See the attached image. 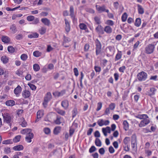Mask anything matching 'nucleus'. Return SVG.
Masks as SVG:
<instances>
[{
	"label": "nucleus",
	"instance_id": "obj_1",
	"mask_svg": "<svg viewBox=\"0 0 158 158\" xmlns=\"http://www.w3.org/2000/svg\"><path fill=\"white\" fill-rule=\"evenodd\" d=\"M156 45L154 44H149L145 48V52L146 53L150 54L153 53L155 49V46Z\"/></svg>",
	"mask_w": 158,
	"mask_h": 158
},
{
	"label": "nucleus",
	"instance_id": "obj_2",
	"mask_svg": "<svg viewBox=\"0 0 158 158\" xmlns=\"http://www.w3.org/2000/svg\"><path fill=\"white\" fill-rule=\"evenodd\" d=\"M95 52L96 56H98L101 53L102 45L101 42L98 39L95 40Z\"/></svg>",
	"mask_w": 158,
	"mask_h": 158
},
{
	"label": "nucleus",
	"instance_id": "obj_3",
	"mask_svg": "<svg viewBox=\"0 0 158 158\" xmlns=\"http://www.w3.org/2000/svg\"><path fill=\"white\" fill-rule=\"evenodd\" d=\"M52 98V96L51 93L47 92L44 97V101L42 104L44 108L47 107L48 102L51 100Z\"/></svg>",
	"mask_w": 158,
	"mask_h": 158
},
{
	"label": "nucleus",
	"instance_id": "obj_4",
	"mask_svg": "<svg viewBox=\"0 0 158 158\" xmlns=\"http://www.w3.org/2000/svg\"><path fill=\"white\" fill-rule=\"evenodd\" d=\"M147 76L148 75L147 73L143 71L139 73L137 76V78L139 81H145L147 79Z\"/></svg>",
	"mask_w": 158,
	"mask_h": 158
},
{
	"label": "nucleus",
	"instance_id": "obj_5",
	"mask_svg": "<svg viewBox=\"0 0 158 158\" xmlns=\"http://www.w3.org/2000/svg\"><path fill=\"white\" fill-rule=\"evenodd\" d=\"M2 115L4 119V122L8 124L10 127L11 126L10 123L12 119V117L9 114L7 113L2 114Z\"/></svg>",
	"mask_w": 158,
	"mask_h": 158
},
{
	"label": "nucleus",
	"instance_id": "obj_6",
	"mask_svg": "<svg viewBox=\"0 0 158 158\" xmlns=\"http://www.w3.org/2000/svg\"><path fill=\"white\" fill-rule=\"evenodd\" d=\"M131 146L132 150L135 152H136L137 150V145L136 138L135 136H132Z\"/></svg>",
	"mask_w": 158,
	"mask_h": 158
},
{
	"label": "nucleus",
	"instance_id": "obj_7",
	"mask_svg": "<svg viewBox=\"0 0 158 158\" xmlns=\"http://www.w3.org/2000/svg\"><path fill=\"white\" fill-rule=\"evenodd\" d=\"M150 120L149 118L143 119L141 121L139 124V126L140 127H142L145 126L150 123Z\"/></svg>",
	"mask_w": 158,
	"mask_h": 158
},
{
	"label": "nucleus",
	"instance_id": "obj_8",
	"mask_svg": "<svg viewBox=\"0 0 158 158\" xmlns=\"http://www.w3.org/2000/svg\"><path fill=\"white\" fill-rule=\"evenodd\" d=\"M44 114V110H39L37 113V118L35 121V123L39 121L40 118L42 117Z\"/></svg>",
	"mask_w": 158,
	"mask_h": 158
},
{
	"label": "nucleus",
	"instance_id": "obj_9",
	"mask_svg": "<svg viewBox=\"0 0 158 158\" xmlns=\"http://www.w3.org/2000/svg\"><path fill=\"white\" fill-rule=\"evenodd\" d=\"M96 7L97 10L99 13H102L104 11L108 13L109 12L108 10L106 9V7L105 6H99L96 5Z\"/></svg>",
	"mask_w": 158,
	"mask_h": 158
},
{
	"label": "nucleus",
	"instance_id": "obj_10",
	"mask_svg": "<svg viewBox=\"0 0 158 158\" xmlns=\"http://www.w3.org/2000/svg\"><path fill=\"white\" fill-rule=\"evenodd\" d=\"M22 90L21 87L19 85L14 90V93L16 96H19L21 93Z\"/></svg>",
	"mask_w": 158,
	"mask_h": 158
},
{
	"label": "nucleus",
	"instance_id": "obj_11",
	"mask_svg": "<svg viewBox=\"0 0 158 158\" xmlns=\"http://www.w3.org/2000/svg\"><path fill=\"white\" fill-rule=\"evenodd\" d=\"M65 93V90L64 89L63 90L60 92L58 91H56L53 93L54 96L56 97H60L63 95Z\"/></svg>",
	"mask_w": 158,
	"mask_h": 158
},
{
	"label": "nucleus",
	"instance_id": "obj_12",
	"mask_svg": "<svg viewBox=\"0 0 158 158\" xmlns=\"http://www.w3.org/2000/svg\"><path fill=\"white\" fill-rule=\"evenodd\" d=\"M34 135L32 133L28 134L27 135L25 138V140L28 143H31V139L33 138Z\"/></svg>",
	"mask_w": 158,
	"mask_h": 158
},
{
	"label": "nucleus",
	"instance_id": "obj_13",
	"mask_svg": "<svg viewBox=\"0 0 158 158\" xmlns=\"http://www.w3.org/2000/svg\"><path fill=\"white\" fill-rule=\"evenodd\" d=\"M30 92L28 90L25 89L23 90L22 92V96L25 98H27L30 96Z\"/></svg>",
	"mask_w": 158,
	"mask_h": 158
},
{
	"label": "nucleus",
	"instance_id": "obj_14",
	"mask_svg": "<svg viewBox=\"0 0 158 158\" xmlns=\"http://www.w3.org/2000/svg\"><path fill=\"white\" fill-rule=\"evenodd\" d=\"M2 42L5 44L9 43L10 41V39L7 36L2 35L1 38Z\"/></svg>",
	"mask_w": 158,
	"mask_h": 158
},
{
	"label": "nucleus",
	"instance_id": "obj_15",
	"mask_svg": "<svg viewBox=\"0 0 158 158\" xmlns=\"http://www.w3.org/2000/svg\"><path fill=\"white\" fill-rule=\"evenodd\" d=\"M61 106L64 109H67L69 106V102L66 100L63 101L61 102Z\"/></svg>",
	"mask_w": 158,
	"mask_h": 158
},
{
	"label": "nucleus",
	"instance_id": "obj_16",
	"mask_svg": "<svg viewBox=\"0 0 158 158\" xmlns=\"http://www.w3.org/2000/svg\"><path fill=\"white\" fill-rule=\"evenodd\" d=\"M122 52L118 50L117 53L115 57V61H116L121 59L122 58Z\"/></svg>",
	"mask_w": 158,
	"mask_h": 158
},
{
	"label": "nucleus",
	"instance_id": "obj_17",
	"mask_svg": "<svg viewBox=\"0 0 158 158\" xmlns=\"http://www.w3.org/2000/svg\"><path fill=\"white\" fill-rule=\"evenodd\" d=\"M41 21L45 25L49 26L50 24V20L47 18H42Z\"/></svg>",
	"mask_w": 158,
	"mask_h": 158
},
{
	"label": "nucleus",
	"instance_id": "obj_18",
	"mask_svg": "<svg viewBox=\"0 0 158 158\" xmlns=\"http://www.w3.org/2000/svg\"><path fill=\"white\" fill-rule=\"evenodd\" d=\"M64 21L65 22V24L66 25L65 27V30L67 32H68L70 30V23L69 21L66 19H64Z\"/></svg>",
	"mask_w": 158,
	"mask_h": 158
},
{
	"label": "nucleus",
	"instance_id": "obj_19",
	"mask_svg": "<svg viewBox=\"0 0 158 158\" xmlns=\"http://www.w3.org/2000/svg\"><path fill=\"white\" fill-rule=\"evenodd\" d=\"M15 102L13 100H8L5 102L6 105L9 106H12L15 105Z\"/></svg>",
	"mask_w": 158,
	"mask_h": 158
},
{
	"label": "nucleus",
	"instance_id": "obj_20",
	"mask_svg": "<svg viewBox=\"0 0 158 158\" xmlns=\"http://www.w3.org/2000/svg\"><path fill=\"white\" fill-rule=\"evenodd\" d=\"M63 118L60 116H57L56 119L55 121V123L58 125L62 123Z\"/></svg>",
	"mask_w": 158,
	"mask_h": 158
},
{
	"label": "nucleus",
	"instance_id": "obj_21",
	"mask_svg": "<svg viewBox=\"0 0 158 158\" xmlns=\"http://www.w3.org/2000/svg\"><path fill=\"white\" fill-rule=\"evenodd\" d=\"M123 127L125 131H127L129 128V124L127 120H124L123 123Z\"/></svg>",
	"mask_w": 158,
	"mask_h": 158
},
{
	"label": "nucleus",
	"instance_id": "obj_22",
	"mask_svg": "<svg viewBox=\"0 0 158 158\" xmlns=\"http://www.w3.org/2000/svg\"><path fill=\"white\" fill-rule=\"evenodd\" d=\"M137 6L139 14L141 15L143 14L144 10L142 6L139 4H138Z\"/></svg>",
	"mask_w": 158,
	"mask_h": 158
},
{
	"label": "nucleus",
	"instance_id": "obj_23",
	"mask_svg": "<svg viewBox=\"0 0 158 158\" xmlns=\"http://www.w3.org/2000/svg\"><path fill=\"white\" fill-rule=\"evenodd\" d=\"M110 129L111 128L109 127H107L106 128H102V132L104 136H106L107 135V133Z\"/></svg>",
	"mask_w": 158,
	"mask_h": 158
},
{
	"label": "nucleus",
	"instance_id": "obj_24",
	"mask_svg": "<svg viewBox=\"0 0 158 158\" xmlns=\"http://www.w3.org/2000/svg\"><path fill=\"white\" fill-rule=\"evenodd\" d=\"M96 30L99 33L103 34V28L101 25H98L96 28Z\"/></svg>",
	"mask_w": 158,
	"mask_h": 158
},
{
	"label": "nucleus",
	"instance_id": "obj_25",
	"mask_svg": "<svg viewBox=\"0 0 158 158\" xmlns=\"http://www.w3.org/2000/svg\"><path fill=\"white\" fill-rule=\"evenodd\" d=\"M23 149V147L21 145H19L13 147V149L15 151H21Z\"/></svg>",
	"mask_w": 158,
	"mask_h": 158
},
{
	"label": "nucleus",
	"instance_id": "obj_26",
	"mask_svg": "<svg viewBox=\"0 0 158 158\" xmlns=\"http://www.w3.org/2000/svg\"><path fill=\"white\" fill-rule=\"evenodd\" d=\"M69 11L71 17L74 19V10L73 7L72 6H71L70 7Z\"/></svg>",
	"mask_w": 158,
	"mask_h": 158
},
{
	"label": "nucleus",
	"instance_id": "obj_27",
	"mask_svg": "<svg viewBox=\"0 0 158 158\" xmlns=\"http://www.w3.org/2000/svg\"><path fill=\"white\" fill-rule=\"evenodd\" d=\"M31 130L30 129H25L22 130L21 132V134H26L27 135L28 134H29L31 133Z\"/></svg>",
	"mask_w": 158,
	"mask_h": 158
},
{
	"label": "nucleus",
	"instance_id": "obj_28",
	"mask_svg": "<svg viewBox=\"0 0 158 158\" xmlns=\"http://www.w3.org/2000/svg\"><path fill=\"white\" fill-rule=\"evenodd\" d=\"M141 23V19L140 18H137L135 20L134 23L135 25L137 27H139Z\"/></svg>",
	"mask_w": 158,
	"mask_h": 158
},
{
	"label": "nucleus",
	"instance_id": "obj_29",
	"mask_svg": "<svg viewBox=\"0 0 158 158\" xmlns=\"http://www.w3.org/2000/svg\"><path fill=\"white\" fill-rule=\"evenodd\" d=\"M136 117L140 119H143L146 118H148V116L146 114H139Z\"/></svg>",
	"mask_w": 158,
	"mask_h": 158
},
{
	"label": "nucleus",
	"instance_id": "obj_30",
	"mask_svg": "<svg viewBox=\"0 0 158 158\" xmlns=\"http://www.w3.org/2000/svg\"><path fill=\"white\" fill-rule=\"evenodd\" d=\"M39 34L36 33H32V34L29 35L28 37L30 38H35L38 37Z\"/></svg>",
	"mask_w": 158,
	"mask_h": 158
},
{
	"label": "nucleus",
	"instance_id": "obj_31",
	"mask_svg": "<svg viewBox=\"0 0 158 158\" xmlns=\"http://www.w3.org/2000/svg\"><path fill=\"white\" fill-rule=\"evenodd\" d=\"M104 31L107 33H110L112 31V29L110 26H107L105 27Z\"/></svg>",
	"mask_w": 158,
	"mask_h": 158
},
{
	"label": "nucleus",
	"instance_id": "obj_32",
	"mask_svg": "<svg viewBox=\"0 0 158 158\" xmlns=\"http://www.w3.org/2000/svg\"><path fill=\"white\" fill-rule=\"evenodd\" d=\"M107 49L109 50V54H113L114 53L115 48L114 46H109L107 48Z\"/></svg>",
	"mask_w": 158,
	"mask_h": 158
},
{
	"label": "nucleus",
	"instance_id": "obj_33",
	"mask_svg": "<svg viewBox=\"0 0 158 158\" xmlns=\"http://www.w3.org/2000/svg\"><path fill=\"white\" fill-rule=\"evenodd\" d=\"M56 111L58 114L62 116L64 115L65 114V112L64 111L59 109H56Z\"/></svg>",
	"mask_w": 158,
	"mask_h": 158
},
{
	"label": "nucleus",
	"instance_id": "obj_34",
	"mask_svg": "<svg viewBox=\"0 0 158 158\" xmlns=\"http://www.w3.org/2000/svg\"><path fill=\"white\" fill-rule=\"evenodd\" d=\"M127 14L126 12L124 13L121 17L122 21L123 22H125L127 20Z\"/></svg>",
	"mask_w": 158,
	"mask_h": 158
},
{
	"label": "nucleus",
	"instance_id": "obj_35",
	"mask_svg": "<svg viewBox=\"0 0 158 158\" xmlns=\"http://www.w3.org/2000/svg\"><path fill=\"white\" fill-rule=\"evenodd\" d=\"M10 29L11 32L14 34L17 31L16 28L15 24H13L10 26Z\"/></svg>",
	"mask_w": 158,
	"mask_h": 158
},
{
	"label": "nucleus",
	"instance_id": "obj_36",
	"mask_svg": "<svg viewBox=\"0 0 158 158\" xmlns=\"http://www.w3.org/2000/svg\"><path fill=\"white\" fill-rule=\"evenodd\" d=\"M130 141V138L129 137H126L123 140L124 144L125 145H128Z\"/></svg>",
	"mask_w": 158,
	"mask_h": 158
},
{
	"label": "nucleus",
	"instance_id": "obj_37",
	"mask_svg": "<svg viewBox=\"0 0 158 158\" xmlns=\"http://www.w3.org/2000/svg\"><path fill=\"white\" fill-rule=\"evenodd\" d=\"M1 60L4 64H6L8 62V59L6 56H4L1 57Z\"/></svg>",
	"mask_w": 158,
	"mask_h": 158
},
{
	"label": "nucleus",
	"instance_id": "obj_38",
	"mask_svg": "<svg viewBox=\"0 0 158 158\" xmlns=\"http://www.w3.org/2000/svg\"><path fill=\"white\" fill-rule=\"evenodd\" d=\"M39 31L40 34L43 35L46 32V28L44 27H42Z\"/></svg>",
	"mask_w": 158,
	"mask_h": 158
},
{
	"label": "nucleus",
	"instance_id": "obj_39",
	"mask_svg": "<svg viewBox=\"0 0 158 158\" xmlns=\"http://www.w3.org/2000/svg\"><path fill=\"white\" fill-rule=\"evenodd\" d=\"M42 53L38 51H36L33 53V56L35 57H39L41 56Z\"/></svg>",
	"mask_w": 158,
	"mask_h": 158
},
{
	"label": "nucleus",
	"instance_id": "obj_40",
	"mask_svg": "<svg viewBox=\"0 0 158 158\" xmlns=\"http://www.w3.org/2000/svg\"><path fill=\"white\" fill-rule=\"evenodd\" d=\"M96 145L98 147H101L102 145V143L100 139L98 138H96L95 141Z\"/></svg>",
	"mask_w": 158,
	"mask_h": 158
},
{
	"label": "nucleus",
	"instance_id": "obj_41",
	"mask_svg": "<svg viewBox=\"0 0 158 158\" xmlns=\"http://www.w3.org/2000/svg\"><path fill=\"white\" fill-rule=\"evenodd\" d=\"M21 137V136L20 135H18L15 136L13 139V142L15 143H17L19 141Z\"/></svg>",
	"mask_w": 158,
	"mask_h": 158
},
{
	"label": "nucleus",
	"instance_id": "obj_42",
	"mask_svg": "<svg viewBox=\"0 0 158 158\" xmlns=\"http://www.w3.org/2000/svg\"><path fill=\"white\" fill-rule=\"evenodd\" d=\"M80 29L82 30H86L87 29V26L84 23H81L79 24Z\"/></svg>",
	"mask_w": 158,
	"mask_h": 158
},
{
	"label": "nucleus",
	"instance_id": "obj_43",
	"mask_svg": "<svg viewBox=\"0 0 158 158\" xmlns=\"http://www.w3.org/2000/svg\"><path fill=\"white\" fill-rule=\"evenodd\" d=\"M33 69L35 71H38L40 69L39 65L37 64H35L33 65Z\"/></svg>",
	"mask_w": 158,
	"mask_h": 158
},
{
	"label": "nucleus",
	"instance_id": "obj_44",
	"mask_svg": "<svg viewBox=\"0 0 158 158\" xmlns=\"http://www.w3.org/2000/svg\"><path fill=\"white\" fill-rule=\"evenodd\" d=\"M8 51L11 53H13L15 52L14 48L11 46H9L7 48Z\"/></svg>",
	"mask_w": 158,
	"mask_h": 158
},
{
	"label": "nucleus",
	"instance_id": "obj_45",
	"mask_svg": "<svg viewBox=\"0 0 158 158\" xmlns=\"http://www.w3.org/2000/svg\"><path fill=\"white\" fill-rule=\"evenodd\" d=\"M60 128L59 127H55L54 130V133L55 135L58 134L60 132Z\"/></svg>",
	"mask_w": 158,
	"mask_h": 158
},
{
	"label": "nucleus",
	"instance_id": "obj_46",
	"mask_svg": "<svg viewBox=\"0 0 158 158\" xmlns=\"http://www.w3.org/2000/svg\"><path fill=\"white\" fill-rule=\"evenodd\" d=\"M102 103L101 102H98L97 104V107L96 110L98 111L100 110L102 107Z\"/></svg>",
	"mask_w": 158,
	"mask_h": 158
},
{
	"label": "nucleus",
	"instance_id": "obj_47",
	"mask_svg": "<svg viewBox=\"0 0 158 158\" xmlns=\"http://www.w3.org/2000/svg\"><path fill=\"white\" fill-rule=\"evenodd\" d=\"M98 125L100 127H102L104 125V120L103 119H99L97 121Z\"/></svg>",
	"mask_w": 158,
	"mask_h": 158
},
{
	"label": "nucleus",
	"instance_id": "obj_48",
	"mask_svg": "<svg viewBox=\"0 0 158 158\" xmlns=\"http://www.w3.org/2000/svg\"><path fill=\"white\" fill-rule=\"evenodd\" d=\"M64 43H63V45H64L65 43H69L71 41V39L69 38L66 37L65 36H64Z\"/></svg>",
	"mask_w": 158,
	"mask_h": 158
},
{
	"label": "nucleus",
	"instance_id": "obj_49",
	"mask_svg": "<svg viewBox=\"0 0 158 158\" xmlns=\"http://www.w3.org/2000/svg\"><path fill=\"white\" fill-rule=\"evenodd\" d=\"M77 109L76 108L73 109L72 111V117L73 118L77 114Z\"/></svg>",
	"mask_w": 158,
	"mask_h": 158
},
{
	"label": "nucleus",
	"instance_id": "obj_50",
	"mask_svg": "<svg viewBox=\"0 0 158 158\" xmlns=\"http://www.w3.org/2000/svg\"><path fill=\"white\" fill-rule=\"evenodd\" d=\"M13 143L12 140L11 139H9L3 141L2 142L3 144H12Z\"/></svg>",
	"mask_w": 158,
	"mask_h": 158
},
{
	"label": "nucleus",
	"instance_id": "obj_51",
	"mask_svg": "<svg viewBox=\"0 0 158 158\" xmlns=\"http://www.w3.org/2000/svg\"><path fill=\"white\" fill-rule=\"evenodd\" d=\"M94 19L97 24H99L101 23L100 18L99 17L96 16L94 17Z\"/></svg>",
	"mask_w": 158,
	"mask_h": 158
},
{
	"label": "nucleus",
	"instance_id": "obj_52",
	"mask_svg": "<svg viewBox=\"0 0 158 158\" xmlns=\"http://www.w3.org/2000/svg\"><path fill=\"white\" fill-rule=\"evenodd\" d=\"M20 58L22 60L25 61L27 58V56L26 54H23L21 55Z\"/></svg>",
	"mask_w": 158,
	"mask_h": 158
},
{
	"label": "nucleus",
	"instance_id": "obj_53",
	"mask_svg": "<svg viewBox=\"0 0 158 158\" xmlns=\"http://www.w3.org/2000/svg\"><path fill=\"white\" fill-rule=\"evenodd\" d=\"M115 107V104L114 103H111L109 105V108L111 110H113Z\"/></svg>",
	"mask_w": 158,
	"mask_h": 158
},
{
	"label": "nucleus",
	"instance_id": "obj_54",
	"mask_svg": "<svg viewBox=\"0 0 158 158\" xmlns=\"http://www.w3.org/2000/svg\"><path fill=\"white\" fill-rule=\"evenodd\" d=\"M35 19V17L32 15H29L27 17V20L29 21H33Z\"/></svg>",
	"mask_w": 158,
	"mask_h": 158
},
{
	"label": "nucleus",
	"instance_id": "obj_55",
	"mask_svg": "<svg viewBox=\"0 0 158 158\" xmlns=\"http://www.w3.org/2000/svg\"><path fill=\"white\" fill-rule=\"evenodd\" d=\"M44 131L45 134H49L51 132L50 129L48 127H46L44 128Z\"/></svg>",
	"mask_w": 158,
	"mask_h": 158
},
{
	"label": "nucleus",
	"instance_id": "obj_56",
	"mask_svg": "<svg viewBox=\"0 0 158 158\" xmlns=\"http://www.w3.org/2000/svg\"><path fill=\"white\" fill-rule=\"evenodd\" d=\"M106 23L108 25L112 26L114 24V22L111 20H108L106 21Z\"/></svg>",
	"mask_w": 158,
	"mask_h": 158
},
{
	"label": "nucleus",
	"instance_id": "obj_57",
	"mask_svg": "<svg viewBox=\"0 0 158 158\" xmlns=\"http://www.w3.org/2000/svg\"><path fill=\"white\" fill-rule=\"evenodd\" d=\"M126 69V67L125 66H123L119 68V71L120 72L124 73Z\"/></svg>",
	"mask_w": 158,
	"mask_h": 158
},
{
	"label": "nucleus",
	"instance_id": "obj_58",
	"mask_svg": "<svg viewBox=\"0 0 158 158\" xmlns=\"http://www.w3.org/2000/svg\"><path fill=\"white\" fill-rule=\"evenodd\" d=\"M96 72H100L101 70V68L100 67L95 66L94 68Z\"/></svg>",
	"mask_w": 158,
	"mask_h": 158
},
{
	"label": "nucleus",
	"instance_id": "obj_59",
	"mask_svg": "<svg viewBox=\"0 0 158 158\" xmlns=\"http://www.w3.org/2000/svg\"><path fill=\"white\" fill-rule=\"evenodd\" d=\"M96 148L94 146H92L89 148V152L90 153H92L96 150Z\"/></svg>",
	"mask_w": 158,
	"mask_h": 158
},
{
	"label": "nucleus",
	"instance_id": "obj_60",
	"mask_svg": "<svg viewBox=\"0 0 158 158\" xmlns=\"http://www.w3.org/2000/svg\"><path fill=\"white\" fill-rule=\"evenodd\" d=\"M145 153L147 154L148 156H150L152 154V151L149 150L145 149Z\"/></svg>",
	"mask_w": 158,
	"mask_h": 158
},
{
	"label": "nucleus",
	"instance_id": "obj_61",
	"mask_svg": "<svg viewBox=\"0 0 158 158\" xmlns=\"http://www.w3.org/2000/svg\"><path fill=\"white\" fill-rule=\"evenodd\" d=\"M140 43L139 41H137L134 45L133 50L137 49Z\"/></svg>",
	"mask_w": 158,
	"mask_h": 158
},
{
	"label": "nucleus",
	"instance_id": "obj_62",
	"mask_svg": "<svg viewBox=\"0 0 158 158\" xmlns=\"http://www.w3.org/2000/svg\"><path fill=\"white\" fill-rule=\"evenodd\" d=\"M123 148L124 150L126 152H128L130 150V148L128 145H124Z\"/></svg>",
	"mask_w": 158,
	"mask_h": 158
},
{
	"label": "nucleus",
	"instance_id": "obj_63",
	"mask_svg": "<svg viewBox=\"0 0 158 158\" xmlns=\"http://www.w3.org/2000/svg\"><path fill=\"white\" fill-rule=\"evenodd\" d=\"M73 72L75 75L77 77L79 75V72L77 68H74L73 69Z\"/></svg>",
	"mask_w": 158,
	"mask_h": 158
},
{
	"label": "nucleus",
	"instance_id": "obj_64",
	"mask_svg": "<svg viewBox=\"0 0 158 158\" xmlns=\"http://www.w3.org/2000/svg\"><path fill=\"white\" fill-rule=\"evenodd\" d=\"M28 85L32 90H35L36 89V86L32 84H28Z\"/></svg>",
	"mask_w": 158,
	"mask_h": 158
}]
</instances>
